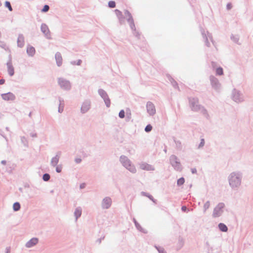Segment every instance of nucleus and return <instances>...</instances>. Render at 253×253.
<instances>
[{"label": "nucleus", "mask_w": 253, "mask_h": 253, "mask_svg": "<svg viewBox=\"0 0 253 253\" xmlns=\"http://www.w3.org/2000/svg\"><path fill=\"white\" fill-rule=\"evenodd\" d=\"M121 161L123 165L128 169L130 172L134 173L136 172V169L135 167L131 164L129 160L125 156H122L121 157Z\"/></svg>", "instance_id": "1"}, {"label": "nucleus", "mask_w": 253, "mask_h": 253, "mask_svg": "<svg viewBox=\"0 0 253 253\" xmlns=\"http://www.w3.org/2000/svg\"><path fill=\"white\" fill-rule=\"evenodd\" d=\"M241 179L239 176L236 173H232L229 179L230 185L233 187L240 185Z\"/></svg>", "instance_id": "2"}, {"label": "nucleus", "mask_w": 253, "mask_h": 253, "mask_svg": "<svg viewBox=\"0 0 253 253\" xmlns=\"http://www.w3.org/2000/svg\"><path fill=\"white\" fill-rule=\"evenodd\" d=\"M58 83L60 86L63 89L67 90L71 88V86L70 83L64 79L59 78Z\"/></svg>", "instance_id": "3"}, {"label": "nucleus", "mask_w": 253, "mask_h": 253, "mask_svg": "<svg viewBox=\"0 0 253 253\" xmlns=\"http://www.w3.org/2000/svg\"><path fill=\"white\" fill-rule=\"evenodd\" d=\"M224 207V205L223 203H219L214 208L213 212V216L214 217L219 216L222 212V209Z\"/></svg>", "instance_id": "4"}, {"label": "nucleus", "mask_w": 253, "mask_h": 253, "mask_svg": "<svg viewBox=\"0 0 253 253\" xmlns=\"http://www.w3.org/2000/svg\"><path fill=\"white\" fill-rule=\"evenodd\" d=\"M170 163L172 166L177 170H179L180 169V163L178 161L177 158L174 156L172 155L170 158Z\"/></svg>", "instance_id": "5"}, {"label": "nucleus", "mask_w": 253, "mask_h": 253, "mask_svg": "<svg viewBox=\"0 0 253 253\" xmlns=\"http://www.w3.org/2000/svg\"><path fill=\"white\" fill-rule=\"evenodd\" d=\"M139 167L141 169L147 171L154 170L155 169L153 166L146 163H142L139 165Z\"/></svg>", "instance_id": "6"}, {"label": "nucleus", "mask_w": 253, "mask_h": 253, "mask_svg": "<svg viewBox=\"0 0 253 253\" xmlns=\"http://www.w3.org/2000/svg\"><path fill=\"white\" fill-rule=\"evenodd\" d=\"M1 97L3 100L6 101H12L15 99L14 95L11 92L1 94Z\"/></svg>", "instance_id": "7"}, {"label": "nucleus", "mask_w": 253, "mask_h": 253, "mask_svg": "<svg viewBox=\"0 0 253 253\" xmlns=\"http://www.w3.org/2000/svg\"><path fill=\"white\" fill-rule=\"evenodd\" d=\"M41 30L47 38H50V34L48 27L45 24H42Z\"/></svg>", "instance_id": "8"}, {"label": "nucleus", "mask_w": 253, "mask_h": 253, "mask_svg": "<svg viewBox=\"0 0 253 253\" xmlns=\"http://www.w3.org/2000/svg\"><path fill=\"white\" fill-rule=\"evenodd\" d=\"M111 204V199L110 198H106L103 200L102 206L103 208L108 209L110 207Z\"/></svg>", "instance_id": "9"}, {"label": "nucleus", "mask_w": 253, "mask_h": 253, "mask_svg": "<svg viewBox=\"0 0 253 253\" xmlns=\"http://www.w3.org/2000/svg\"><path fill=\"white\" fill-rule=\"evenodd\" d=\"M38 242V239L34 238L31 239L29 242L26 243V246L28 248H30L35 245Z\"/></svg>", "instance_id": "10"}, {"label": "nucleus", "mask_w": 253, "mask_h": 253, "mask_svg": "<svg viewBox=\"0 0 253 253\" xmlns=\"http://www.w3.org/2000/svg\"><path fill=\"white\" fill-rule=\"evenodd\" d=\"M147 108L148 113L150 115H153L155 113V108L154 105L151 103L147 104Z\"/></svg>", "instance_id": "11"}, {"label": "nucleus", "mask_w": 253, "mask_h": 253, "mask_svg": "<svg viewBox=\"0 0 253 253\" xmlns=\"http://www.w3.org/2000/svg\"><path fill=\"white\" fill-rule=\"evenodd\" d=\"M18 45L22 47L24 45V38L22 35L19 36L17 40Z\"/></svg>", "instance_id": "12"}, {"label": "nucleus", "mask_w": 253, "mask_h": 253, "mask_svg": "<svg viewBox=\"0 0 253 253\" xmlns=\"http://www.w3.org/2000/svg\"><path fill=\"white\" fill-rule=\"evenodd\" d=\"M55 59L56 60L57 64L58 66H60L62 64V56L59 53H57L55 54Z\"/></svg>", "instance_id": "13"}, {"label": "nucleus", "mask_w": 253, "mask_h": 253, "mask_svg": "<svg viewBox=\"0 0 253 253\" xmlns=\"http://www.w3.org/2000/svg\"><path fill=\"white\" fill-rule=\"evenodd\" d=\"M7 71L10 76H12L14 74V70L11 63H7Z\"/></svg>", "instance_id": "14"}, {"label": "nucleus", "mask_w": 253, "mask_h": 253, "mask_svg": "<svg viewBox=\"0 0 253 253\" xmlns=\"http://www.w3.org/2000/svg\"><path fill=\"white\" fill-rule=\"evenodd\" d=\"M27 52L29 55L32 56L35 53V49L32 46H28L27 49Z\"/></svg>", "instance_id": "15"}, {"label": "nucleus", "mask_w": 253, "mask_h": 253, "mask_svg": "<svg viewBox=\"0 0 253 253\" xmlns=\"http://www.w3.org/2000/svg\"><path fill=\"white\" fill-rule=\"evenodd\" d=\"M59 161V157L58 156H56L54 158H53L51 161V164L53 166H55L57 165Z\"/></svg>", "instance_id": "16"}, {"label": "nucleus", "mask_w": 253, "mask_h": 253, "mask_svg": "<svg viewBox=\"0 0 253 253\" xmlns=\"http://www.w3.org/2000/svg\"><path fill=\"white\" fill-rule=\"evenodd\" d=\"M219 229L222 232H226L228 230L227 227L223 223H219L218 225Z\"/></svg>", "instance_id": "17"}, {"label": "nucleus", "mask_w": 253, "mask_h": 253, "mask_svg": "<svg viewBox=\"0 0 253 253\" xmlns=\"http://www.w3.org/2000/svg\"><path fill=\"white\" fill-rule=\"evenodd\" d=\"M89 108V105L88 104H84L82 107H81V110L83 113H84L86 112Z\"/></svg>", "instance_id": "18"}, {"label": "nucleus", "mask_w": 253, "mask_h": 253, "mask_svg": "<svg viewBox=\"0 0 253 253\" xmlns=\"http://www.w3.org/2000/svg\"><path fill=\"white\" fill-rule=\"evenodd\" d=\"M115 13L118 18L119 19L121 22L123 21V15L122 13L119 10L116 9L115 10Z\"/></svg>", "instance_id": "19"}, {"label": "nucleus", "mask_w": 253, "mask_h": 253, "mask_svg": "<svg viewBox=\"0 0 253 253\" xmlns=\"http://www.w3.org/2000/svg\"><path fill=\"white\" fill-rule=\"evenodd\" d=\"M74 213L76 217V218L77 219L79 217H80L81 215L82 211L80 209H77L75 210Z\"/></svg>", "instance_id": "20"}, {"label": "nucleus", "mask_w": 253, "mask_h": 253, "mask_svg": "<svg viewBox=\"0 0 253 253\" xmlns=\"http://www.w3.org/2000/svg\"><path fill=\"white\" fill-rule=\"evenodd\" d=\"M13 210L15 211H17L20 209V205L19 203H15L13 206Z\"/></svg>", "instance_id": "21"}, {"label": "nucleus", "mask_w": 253, "mask_h": 253, "mask_svg": "<svg viewBox=\"0 0 253 253\" xmlns=\"http://www.w3.org/2000/svg\"><path fill=\"white\" fill-rule=\"evenodd\" d=\"M185 182V179L184 178L181 177L177 180V184L178 186L183 185Z\"/></svg>", "instance_id": "22"}, {"label": "nucleus", "mask_w": 253, "mask_h": 253, "mask_svg": "<svg viewBox=\"0 0 253 253\" xmlns=\"http://www.w3.org/2000/svg\"><path fill=\"white\" fill-rule=\"evenodd\" d=\"M5 7H6L8 8V9L10 11H11L12 10V8L11 6L10 3L9 1H5Z\"/></svg>", "instance_id": "23"}, {"label": "nucleus", "mask_w": 253, "mask_h": 253, "mask_svg": "<svg viewBox=\"0 0 253 253\" xmlns=\"http://www.w3.org/2000/svg\"><path fill=\"white\" fill-rule=\"evenodd\" d=\"M216 73L217 75H221L223 74V69L221 68H218L216 70Z\"/></svg>", "instance_id": "24"}, {"label": "nucleus", "mask_w": 253, "mask_h": 253, "mask_svg": "<svg viewBox=\"0 0 253 253\" xmlns=\"http://www.w3.org/2000/svg\"><path fill=\"white\" fill-rule=\"evenodd\" d=\"M104 101L105 102V104H106V106L109 107L110 105V99L108 98V96L104 98Z\"/></svg>", "instance_id": "25"}, {"label": "nucleus", "mask_w": 253, "mask_h": 253, "mask_svg": "<svg viewBox=\"0 0 253 253\" xmlns=\"http://www.w3.org/2000/svg\"><path fill=\"white\" fill-rule=\"evenodd\" d=\"M99 94L101 95V96L104 99V98L107 97V95L106 94V93L103 90H99Z\"/></svg>", "instance_id": "26"}, {"label": "nucleus", "mask_w": 253, "mask_h": 253, "mask_svg": "<svg viewBox=\"0 0 253 253\" xmlns=\"http://www.w3.org/2000/svg\"><path fill=\"white\" fill-rule=\"evenodd\" d=\"M108 5L111 8H114L116 6V3L114 1H110Z\"/></svg>", "instance_id": "27"}, {"label": "nucleus", "mask_w": 253, "mask_h": 253, "mask_svg": "<svg viewBox=\"0 0 253 253\" xmlns=\"http://www.w3.org/2000/svg\"><path fill=\"white\" fill-rule=\"evenodd\" d=\"M125 14L127 17H128V20H132V17L131 16V14L130 13V12L129 11H128L127 10L125 11Z\"/></svg>", "instance_id": "28"}, {"label": "nucleus", "mask_w": 253, "mask_h": 253, "mask_svg": "<svg viewBox=\"0 0 253 253\" xmlns=\"http://www.w3.org/2000/svg\"><path fill=\"white\" fill-rule=\"evenodd\" d=\"M50 178V175L48 174H44L43 175V180L47 181H48Z\"/></svg>", "instance_id": "29"}, {"label": "nucleus", "mask_w": 253, "mask_h": 253, "mask_svg": "<svg viewBox=\"0 0 253 253\" xmlns=\"http://www.w3.org/2000/svg\"><path fill=\"white\" fill-rule=\"evenodd\" d=\"M210 206V202L208 201L207 202L204 206V209H205V211H206L207 209H208L209 208Z\"/></svg>", "instance_id": "30"}, {"label": "nucleus", "mask_w": 253, "mask_h": 253, "mask_svg": "<svg viewBox=\"0 0 253 253\" xmlns=\"http://www.w3.org/2000/svg\"><path fill=\"white\" fill-rule=\"evenodd\" d=\"M152 126L150 125H148L146 126V127L145 128V130L146 132H149L152 130Z\"/></svg>", "instance_id": "31"}, {"label": "nucleus", "mask_w": 253, "mask_h": 253, "mask_svg": "<svg viewBox=\"0 0 253 253\" xmlns=\"http://www.w3.org/2000/svg\"><path fill=\"white\" fill-rule=\"evenodd\" d=\"M49 7L48 5H45L43 6V8H42V11L43 12H47L49 10Z\"/></svg>", "instance_id": "32"}, {"label": "nucleus", "mask_w": 253, "mask_h": 253, "mask_svg": "<svg viewBox=\"0 0 253 253\" xmlns=\"http://www.w3.org/2000/svg\"><path fill=\"white\" fill-rule=\"evenodd\" d=\"M119 117L121 118H124L125 117V112L124 110H121L119 113Z\"/></svg>", "instance_id": "33"}, {"label": "nucleus", "mask_w": 253, "mask_h": 253, "mask_svg": "<svg viewBox=\"0 0 253 253\" xmlns=\"http://www.w3.org/2000/svg\"><path fill=\"white\" fill-rule=\"evenodd\" d=\"M56 170L57 172H60L62 170V167L61 166H57L56 168Z\"/></svg>", "instance_id": "34"}, {"label": "nucleus", "mask_w": 253, "mask_h": 253, "mask_svg": "<svg viewBox=\"0 0 253 253\" xmlns=\"http://www.w3.org/2000/svg\"><path fill=\"white\" fill-rule=\"evenodd\" d=\"M75 161L77 163H80L82 161V160L80 158H77L75 159Z\"/></svg>", "instance_id": "35"}, {"label": "nucleus", "mask_w": 253, "mask_h": 253, "mask_svg": "<svg viewBox=\"0 0 253 253\" xmlns=\"http://www.w3.org/2000/svg\"><path fill=\"white\" fill-rule=\"evenodd\" d=\"M181 210H182V211H185L187 210V208L186 206H182L181 208Z\"/></svg>", "instance_id": "36"}, {"label": "nucleus", "mask_w": 253, "mask_h": 253, "mask_svg": "<svg viewBox=\"0 0 253 253\" xmlns=\"http://www.w3.org/2000/svg\"><path fill=\"white\" fill-rule=\"evenodd\" d=\"M204 143H205L204 140V139H202L201 143L200 144V146H203L204 145Z\"/></svg>", "instance_id": "37"}, {"label": "nucleus", "mask_w": 253, "mask_h": 253, "mask_svg": "<svg viewBox=\"0 0 253 253\" xmlns=\"http://www.w3.org/2000/svg\"><path fill=\"white\" fill-rule=\"evenodd\" d=\"M4 82H5V80L4 79H1L0 80V84H4Z\"/></svg>", "instance_id": "38"}, {"label": "nucleus", "mask_w": 253, "mask_h": 253, "mask_svg": "<svg viewBox=\"0 0 253 253\" xmlns=\"http://www.w3.org/2000/svg\"><path fill=\"white\" fill-rule=\"evenodd\" d=\"M191 171H192V172L193 173H196V171H197V170H196V169H191Z\"/></svg>", "instance_id": "39"}, {"label": "nucleus", "mask_w": 253, "mask_h": 253, "mask_svg": "<svg viewBox=\"0 0 253 253\" xmlns=\"http://www.w3.org/2000/svg\"><path fill=\"white\" fill-rule=\"evenodd\" d=\"M159 252H160V253H166L163 250H159Z\"/></svg>", "instance_id": "40"}, {"label": "nucleus", "mask_w": 253, "mask_h": 253, "mask_svg": "<svg viewBox=\"0 0 253 253\" xmlns=\"http://www.w3.org/2000/svg\"><path fill=\"white\" fill-rule=\"evenodd\" d=\"M227 6L228 9H230L231 7V5L230 4H227Z\"/></svg>", "instance_id": "41"}, {"label": "nucleus", "mask_w": 253, "mask_h": 253, "mask_svg": "<svg viewBox=\"0 0 253 253\" xmlns=\"http://www.w3.org/2000/svg\"><path fill=\"white\" fill-rule=\"evenodd\" d=\"M10 253V249H6V253Z\"/></svg>", "instance_id": "42"}, {"label": "nucleus", "mask_w": 253, "mask_h": 253, "mask_svg": "<svg viewBox=\"0 0 253 253\" xmlns=\"http://www.w3.org/2000/svg\"><path fill=\"white\" fill-rule=\"evenodd\" d=\"M81 188H83V187H84V185H81Z\"/></svg>", "instance_id": "43"}]
</instances>
